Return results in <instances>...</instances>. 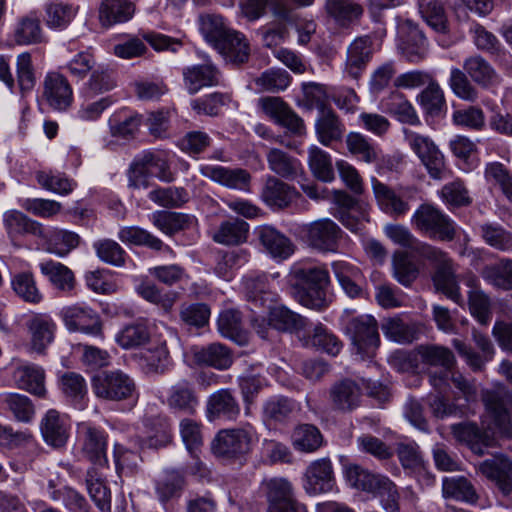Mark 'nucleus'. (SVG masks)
Returning a JSON list of instances; mask_svg holds the SVG:
<instances>
[{
    "label": "nucleus",
    "instance_id": "nucleus-1",
    "mask_svg": "<svg viewBox=\"0 0 512 512\" xmlns=\"http://www.w3.org/2000/svg\"><path fill=\"white\" fill-rule=\"evenodd\" d=\"M295 299L303 306L321 311L329 305L326 288L328 271L317 266L296 265L289 274Z\"/></svg>",
    "mask_w": 512,
    "mask_h": 512
},
{
    "label": "nucleus",
    "instance_id": "nucleus-2",
    "mask_svg": "<svg viewBox=\"0 0 512 512\" xmlns=\"http://www.w3.org/2000/svg\"><path fill=\"white\" fill-rule=\"evenodd\" d=\"M410 222L416 231L431 239L449 242L456 235L454 221L431 204H421L411 216Z\"/></svg>",
    "mask_w": 512,
    "mask_h": 512
},
{
    "label": "nucleus",
    "instance_id": "nucleus-3",
    "mask_svg": "<svg viewBox=\"0 0 512 512\" xmlns=\"http://www.w3.org/2000/svg\"><path fill=\"white\" fill-rule=\"evenodd\" d=\"M482 401L490 423L486 429L503 437L512 438V427L509 419V409L512 407V394L502 384L482 392Z\"/></svg>",
    "mask_w": 512,
    "mask_h": 512
},
{
    "label": "nucleus",
    "instance_id": "nucleus-4",
    "mask_svg": "<svg viewBox=\"0 0 512 512\" xmlns=\"http://www.w3.org/2000/svg\"><path fill=\"white\" fill-rule=\"evenodd\" d=\"M403 133L405 141L417 155L429 176L435 180L445 179L448 174L445 157L435 142L429 136L410 129H404Z\"/></svg>",
    "mask_w": 512,
    "mask_h": 512
},
{
    "label": "nucleus",
    "instance_id": "nucleus-5",
    "mask_svg": "<svg viewBox=\"0 0 512 512\" xmlns=\"http://www.w3.org/2000/svg\"><path fill=\"white\" fill-rule=\"evenodd\" d=\"M357 353L364 358H372L380 345L377 321L370 315L351 318L345 327Z\"/></svg>",
    "mask_w": 512,
    "mask_h": 512
},
{
    "label": "nucleus",
    "instance_id": "nucleus-6",
    "mask_svg": "<svg viewBox=\"0 0 512 512\" xmlns=\"http://www.w3.org/2000/svg\"><path fill=\"white\" fill-rule=\"evenodd\" d=\"M59 316L70 332H81L103 338V323L99 313L84 303H76L61 309Z\"/></svg>",
    "mask_w": 512,
    "mask_h": 512
},
{
    "label": "nucleus",
    "instance_id": "nucleus-7",
    "mask_svg": "<svg viewBox=\"0 0 512 512\" xmlns=\"http://www.w3.org/2000/svg\"><path fill=\"white\" fill-rule=\"evenodd\" d=\"M268 309V322L265 318L255 316L252 318V325L257 334L266 339L268 337V327H272L281 332H299L306 327V319L301 315L291 311L285 306L266 307Z\"/></svg>",
    "mask_w": 512,
    "mask_h": 512
},
{
    "label": "nucleus",
    "instance_id": "nucleus-8",
    "mask_svg": "<svg viewBox=\"0 0 512 512\" xmlns=\"http://www.w3.org/2000/svg\"><path fill=\"white\" fill-rule=\"evenodd\" d=\"M306 243L321 252H335L341 238L340 227L331 219L321 218L302 228Z\"/></svg>",
    "mask_w": 512,
    "mask_h": 512
},
{
    "label": "nucleus",
    "instance_id": "nucleus-9",
    "mask_svg": "<svg viewBox=\"0 0 512 512\" xmlns=\"http://www.w3.org/2000/svg\"><path fill=\"white\" fill-rule=\"evenodd\" d=\"M307 97H311V102L321 107V116L316 122V132L319 141L328 146L331 142L341 139L343 134V125L331 109L324 108L325 93L320 85H313L306 91Z\"/></svg>",
    "mask_w": 512,
    "mask_h": 512
},
{
    "label": "nucleus",
    "instance_id": "nucleus-10",
    "mask_svg": "<svg viewBox=\"0 0 512 512\" xmlns=\"http://www.w3.org/2000/svg\"><path fill=\"white\" fill-rule=\"evenodd\" d=\"M253 431L251 428L220 430L211 443L212 452L218 457L233 458L251 449Z\"/></svg>",
    "mask_w": 512,
    "mask_h": 512
},
{
    "label": "nucleus",
    "instance_id": "nucleus-11",
    "mask_svg": "<svg viewBox=\"0 0 512 512\" xmlns=\"http://www.w3.org/2000/svg\"><path fill=\"white\" fill-rule=\"evenodd\" d=\"M41 98L49 108L63 112L73 103V88L63 74L50 71L43 79Z\"/></svg>",
    "mask_w": 512,
    "mask_h": 512
},
{
    "label": "nucleus",
    "instance_id": "nucleus-12",
    "mask_svg": "<svg viewBox=\"0 0 512 512\" xmlns=\"http://www.w3.org/2000/svg\"><path fill=\"white\" fill-rule=\"evenodd\" d=\"M268 512H305V507L294 497L291 483L284 478L270 479L266 483Z\"/></svg>",
    "mask_w": 512,
    "mask_h": 512
},
{
    "label": "nucleus",
    "instance_id": "nucleus-13",
    "mask_svg": "<svg viewBox=\"0 0 512 512\" xmlns=\"http://www.w3.org/2000/svg\"><path fill=\"white\" fill-rule=\"evenodd\" d=\"M258 106L275 123L287 128L292 133L299 135L303 133L302 119L280 97H262L258 100Z\"/></svg>",
    "mask_w": 512,
    "mask_h": 512
},
{
    "label": "nucleus",
    "instance_id": "nucleus-14",
    "mask_svg": "<svg viewBox=\"0 0 512 512\" xmlns=\"http://www.w3.org/2000/svg\"><path fill=\"white\" fill-rule=\"evenodd\" d=\"M92 387L97 397L120 401L128 394V376L120 371H102L92 378Z\"/></svg>",
    "mask_w": 512,
    "mask_h": 512
},
{
    "label": "nucleus",
    "instance_id": "nucleus-15",
    "mask_svg": "<svg viewBox=\"0 0 512 512\" xmlns=\"http://www.w3.org/2000/svg\"><path fill=\"white\" fill-rule=\"evenodd\" d=\"M334 485V473L329 459H317L307 467L303 477V488L308 494L330 492Z\"/></svg>",
    "mask_w": 512,
    "mask_h": 512
},
{
    "label": "nucleus",
    "instance_id": "nucleus-16",
    "mask_svg": "<svg viewBox=\"0 0 512 512\" xmlns=\"http://www.w3.org/2000/svg\"><path fill=\"white\" fill-rule=\"evenodd\" d=\"M478 470L493 482L500 492L508 496L512 493V460L505 455H496L486 459L478 466Z\"/></svg>",
    "mask_w": 512,
    "mask_h": 512
},
{
    "label": "nucleus",
    "instance_id": "nucleus-17",
    "mask_svg": "<svg viewBox=\"0 0 512 512\" xmlns=\"http://www.w3.org/2000/svg\"><path fill=\"white\" fill-rule=\"evenodd\" d=\"M78 437L82 453L95 465L103 466L107 463V440L103 431L82 423L78 426Z\"/></svg>",
    "mask_w": 512,
    "mask_h": 512
},
{
    "label": "nucleus",
    "instance_id": "nucleus-18",
    "mask_svg": "<svg viewBox=\"0 0 512 512\" xmlns=\"http://www.w3.org/2000/svg\"><path fill=\"white\" fill-rule=\"evenodd\" d=\"M243 287L247 301L250 303V310L257 314L259 310H266L276 302L277 295L271 290L268 278L264 274L248 275L243 279Z\"/></svg>",
    "mask_w": 512,
    "mask_h": 512
},
{
    "label": "nucleus",
    "instance_id": "nucleus-19",
    "mask_svg": "<svg viewBox=\"0 0 512 512\" xmlns=\"http://www.w3.org/2000/svg\"><path fill=\"white\" fill-rule=\"evenodd\" d=\"M41 434L48 445L62 447L69 437L70 424L68 417L55 409L48 410L40 422Z\"/></svg>",
    "mask_w": 512,
    "mask_h": 512
},
{
    "label": "nucleus",
    "instance_id": "nucleus-20",
    "mask_svg": "<svg viewBox=\"0 0 512 512\" xmlns=\"http://www.w3.org/2000/svg\"><path fill=\"white\" fill-rule=\"evenodd\" d=\"M168 350L165 344H150L149 347L130 351L132 358L146 374L163 373L168 365Z\"/></svg>",
    "mask_w": 512,
    "mask_h": 512
},
{
    "label": "nucleus",
    "instance_id": "nucleus-21",
    "mask_svg": "<svg viewBox=\"0 0 512 512\" xmlns=\"http://www.w3.org/2000/svg\"><path fill=\"white\" fill-rule=\"evenodd\" d=\"M26 325L32 350L40 354L44 353L55 338L56 323L48 314L37 313L27 321Z\"/></svg>",
    "mask_w": 512,
    "mask_h": 512
},
{
    "label": "nucleus",
    "instance_id": "nucleus-22",
    "mask_svg": "<svg viewBox=\"0 0 512 512\" xmlns=\"http://www.w3.org/2000/svg\"><path fill=\"white\" fill-rule=\"evenodd\" d=\"M299 193L295 187L274 176H268L261 191V199L272 208L283 209L288 207Z\"/></svg>",
    "mask_w": 512,
    "mask_h": 512
},
{
    "label": "nucleus",
    "instance_id": "nucleus-23",
    "mask_svg": "<svg viewBox=\"0 0 512 512\" xmlns=\"http://www.w3.org/2000/svg\"><path fill=\"white\" fill-rule=\"evenodd\" d=\"M240 414V406L228 389H220L211 394L206 404V417L212 422L217 419L235 420Z\"/></svg>",
    "mask_w": 512,
    "mask_h": 512
},
{
    "label": "nucleus",
    "instance_id": "nucleus-24",
    "mask_svg": "<svg viewBox=\"0 0 512 512\" xmlns=\"http://www.w3.org/2000/svg\"><path fill=\"white\" fill-rule=\"evenodd\" d=\"M201 172L204 176L228 188L243 191L250 189L251 175L247 170L206 165L201 168Z\"/></svg>",
    "mask_w": 512,
    "mask_h": 512
},
{
    "label": "nucleus",
    "instance_id": "nucleus-25",
    "mask_svg": "<svg viewBox=\"0 0 512 512\" xmlns=\"http://www.w3.org/2000/svg\"><path fill=\"white\" fill-rule=\"evenodd\" d=\"M3 223L8 236L12 240L25 234H30L37 238L46 236V229L43 224L17 210L5 212Z\"/></svg>",
    "mask_w": 512,
    "mask_h": 512
},
{
    "label": "nucleus",
    "instance_id": "nucleus-26",
    "mask_svg": "<svg viewBox=\"0 0 512 512\" xmlns=\"http://www.w3.org/2000/svg\"><path fill=\"white\" fill-rule=\"evenodd\" d=\"M302 345L308 348H316L327 354L336 356L342 349V343L326 326L316 324L311 330L303 332L299 336Z\"/></svg>",
    "mask_w": 512,
    "mask_h": 512
},
{
    "label": "nucleus",
    "instance_id": "nucleus-27",
    "mask_svg": "<svg viewBox=\"0 0 512 512\" xmlns=\"http://www.w3.org/2000/svg\"><path fill=\"white\" fill-rule=\"evenodd\" d=\"M258 239L265 250L276 259L284 260L294 252L289 238L269 225H263L256 231Z\"/></svg>",
    "mask_w": 512,
    "mask_h": 512
},
{
    "label": "nucleus",
    "instance_id": "nucleus-28",
    "mask_svg": "<svg viewBox=\"0 0 512 512\" xmlns=\"http://www.w3.org/2000/svg\"><path fill=\"white\" fill-rule=\"evenodd\" d=\"M13 377L19 389L40 398L46 396L45 371L42 367L35 364L20 365L15 369Z\"/></svg>",
    "mask_w": 512,
    "mask_h": 512
},
{
    "label": "nucleus",
    "instance_id": "nucleus-29",
    "mask_svg": "<svg viewBox=\"0 0 512 512\" xmlns=\"http://www.w3.org/2000/svg\"><path fill=\"white\" fill-rule=\"evenodd\" d=\"M79 7L64 0H48L44 6V22L47 27L63 30L72 22Z\"/></svg>",
    "mask_w": 512,
    "mask_h": 512
},
{
    "label": "nucleus",
    "instance_id": "nucleus-30",
    "mask_svg": "<svg viewBox=\"0 0 512 512\" xmlns=\"http://www.w3.org/2000/svg\"><path fill=\"white\" fill-rule=\"evenodd\" d=\"M146 435H137L142 448H158L167 445L172 439V427L165 416H156L148 419L145 424Z\"/></svg>",
    "mask_w": 512,
    "mask_h": 512
},
{
    "label": "nucleus",
    "instance_id": "nucleus-31",
    "mask_svg": "<svg viewBox=\"0 0 512 512\" xmlns=\"http://www.w3.org/2000/svg\"><path fill=\"white\" fill-rule=\"evenodd\" d=\"M371 182L375 199L385 213L400 217L410 210L409 203L389 186L380 182L377 178H372Z\"/></svg>",
    "mask_w": 512,
    "mask_h": 512
},
{
    "label": "nucleus",
    "instance_id": "nucleus-32",
    "mask_svg": "<svg viewBox=\"0 0 512 512\" xmlns=\"http://www.w3.org/2000/svg\"><path fill=\"white\" fill-rule=\"evenodd\" d=\"M191 352L197 364L219 370L228 369L233 363L231 351L221 343H212L204 347L195 346Z\"/></svg>",
    "mask_w": 512,
    "mask_h": 512
},
{
    "label": "nucleus",
    "instance_id": "nucleus-33",
    "mask_svg": "<svg viewBox=\"0 0 512 512\" xmlns=\"http://www.w3.org/2000/svg\"><path fill=\"white\" fill-rule=\"evenodd\" d=\"M330 400L333 407L343 412H349L360 404L361 389L352 380H341L330 389Z\"/></svg>",
    "mask_w": 512,
    "mask_h": 512
},
{
    "label": "nucleus",
    "instance_id": "nucleus-34",
    "mask_svg": "<svg viewBox=\"0 0 512 512\" xmlns=\"http://www.w3.org/2000/svg\"><path fill=\"white\" fill-rule=\"evenodd\" d=\"M167 405L173 412L195 415L199 399L190 384L183 381L171 387Z\"/></svg>",
    "mask_w": 512,
    "mask_h": 512
},
{
    "label": "nucleus",
    "instance_id": "nucleus-35",
    "mask_svg": "<svg viewBox=\"0 0 512 512\" xmlns=\"http://www.w3.org/2000/svg\"><path fill=\"white\" fill-rule=\"evenodd\" d=\"M154 169L157 177L164 182H171L174 180V175L165 159L156 158L151 153L144 154L141 158H135L131 168L134 175L139 174L143 177L141 180H134L133 185H145V176Z\"/></svg>",
    "mask_w": 512,
    "mask_h": 512
},
{
    "label": "nucleus",
    "instance_id": "nucleus-36",
    "mask_svg": "<svg viewBox=\"0 0 512 512\" xmlns=\"http://www.w3.org/2000/svg\"><path fill=\"white\" fill-rule=\"evenodd\" d=\"M40 272L48 278L49 282L59 291L71 293L76 286L74 272L54 260H47L39 264Z\"/></svg>",
    "mask_w": 512,
    "mask_h": 512
},
{
    "label": "nucleus",
    "instance_id": "nucleus-37",
    "mask_svg": "<svg viewBox=\"0 0 512 512\" xmlns=\"http://www.w3.org/2000/svg\"><path fill=\"white\" fill-rule=\"evenodd\" d=\"M248 232V223L240 219H232L221 222L220 225L211 232V238L218 244L233 246L246 242Z\"/></svg>",
    "mask_w": 512,
    "mask_h": 512
},
{
    "label": "nucleus",
    "instance_id": "nucleus-38",
    "mask_svg": "<svg viewBox=\"0 0 512 512\" xmlns=\"http://www.w3.org/2000/svg\"><path fill=\"white\" fill-rule=\"evenodd\" d=\"M38 239L43 241L46 251L59 257L68 255L80 243V237L77 233L58 228L51 231L46 230V236L38 237Z\"/></svg>",
    "mask_w": 512,
    "mask_h": 512
},
{
    "label": "nucleus",
    "instance_id": "nucleus-39",
    "mask_svg": "<svg viewBox=\"0 0 512 512\" xmlns=\"http://www.w3.org/2000/svg\"><path fill=\"white\" fill-rule=\"evenodd\" d=\"M184 85L190 94L218 83V71L211 64L193 65L183 70Z\"/></svg>",
    "mask_w": 512,
    "mask_h": 512
},
{
    "label": "nucleus",
    "instance_id": "nucleus-40",
    "mask_svg": "<svg viewBox=\"0 0 512 512\" xmlns=\"http://www.w3.org/2000/svg\"><path fill=\"white\" fill-rule=\"evenodd\" d=\"M449 382L457 389V394L467 401L476 398L477 391L474 383L464 377L460 372L445 371L439 375L436 373L430 375L431 385L440 391L449 386Z\"/></svg>",
    "mask_w": 512,
    "mask_h": 512
},
{
    "label": "nucleus",
    "instance_id": "nucleus-41",
    "mask_svg": "<svg viewBox=\"0 0 512 512\" xmlns=\"http://www.w3.org/2000/svg\"><path fill=\"white\" fill-rule=\"evenodd\" d=\"M372 55L371 43L367 38L354 40L347 50L345 71L352 78H357L365 69Z\"/></svg>",
    "mask_w": 512,
    "mask_h": 512
},
{
    "label": "nucleus",
    "instance_id": "nucleus-42",
    "mask_svg": "<svg viewBox=\"0 0 512 512\" xmlns=\"http://www.w3.org/2000/svg\"><path fill=\"white\" fill-rule=\"evenodd\" d=\"M153 224L164 234L172 236L180 231L192 227L196 219L194 216L171 212V211H156L152 215Z\"/></svg>",
    "mask_w": 512,
    "mask_h": 512
},
{
    "label": "nucleus",
    "instance_id": "nucleus-43",
    "mask_svg": "<svg viewBox=\"0 0 512 512\" xmlns=\"http://www.w3.org/2000/svg\"><path fill=\"white\" fill-rule=\"evenodd\" d=\"M463 67L471 79L482 87L488 88L499 82V76L494 68L481 56L467 58Z\"/></svg>",
    "mask_w": 512,
    "mask_h": 512
},
{
    "label": "nucleus",
    "instance_id": "nucleus-44",
    "mask_svg": "<svg viewBox=\"0 0 512 512\" xmlns=\"http://www.w3.org/2000/svg\"><path fill=\"white\" fill-rule=\"evenodd\" d=\"M384 109L394 115L400 122L410 125L420 124V119L406 97L399 92H392L387 98L382 100Z\"/></svg>",
    "mask_w": 512,
    "mask_h": 512
},
{
    "label": "nucleus",
    "instance_id": "nucleus-45",
    "mask_svg": "<svg viewBox=\"0 0 512 512\" xmlns=\"http://www.w3.org/2000/svg\"><path fill=\"white\" fill-rule=\"evenodd\" d=\"M295 450L312 453L323 445V436L320 430L312 424L298 425L291 435Z\"/></svg>",
    "mask_w": 512,
    "mask_h": 512
},
{
    "label": "nucleus",
    "instance_id": "nucleus-46",
    "mask_svg": "<svg viewBox=\"0 0 512 512\" xmlns=\"http://www.w3.org/2000/svg\"><path fill=\"white\" fill-rule=\"evenodd\" d=\"M86 485L88 493L95 505L102 512H110L111 493L105 484L103 475L96 468L93 467L87 471Z\"/></svg>",
    "mask_w": 512,
    "mask_h": 512
},
{
    "label": "nucleus",
    "instance_id": "nucleus-47",
    "mask_svg": "<svg viewBox=\"0 0 512 512\" xmlns=\"http://www.w3.org/2000/svg\"><path fill=\"white\" fill-rule=\"evenodd\" d=\"M224 49H216L227 62L241 64L248 60L250 48L245 37L231 30L223 39Z\"/></svg>",
    "mask_w": 512,
    "mask_h": 512
},
{
    "label": "nucleus",
    "instance_id": "nucleus-48",
    "mask_svg": "<svg viewBox=\"0 0 512 512\" xmlns=\"http://www.w3.org/2000/svg\"><path fill=\"white\" fill-rule=\"evenodd\" d=\"M199 27L204 38L215 48L224 49L223 39L231 31L219 15L204 14L199 16Z\"/></svg>",
    "mask_w": 512,
    "mask_h": 512
},
{
    "label": "nucleus",
    "instance_id": "nucleus-49",
    "mask_svg": "<svg viewBox=\"0 0 512 512\" xmlns=\"http://www.w3.org/2000/svg\"><path fill=\"white\" fill-rule=\"evenodd\" d=\"M477 279L472 276L467 284L472 287L468 293L469 309L473 317L482 324L487 325L492 318L491 302L487 294L483 290L477 288Z\"/></svg>",
    "mask_w": 512,
    "mask_h": 512
},
{
    "label": "nucleus",
    "instance_id": "nucleus-50",
    "mask_svg": "<svg viewBox=\"0 0 512 512\" xmlns=\"http://www.w3.org/2000/svg\"><path fill=\"white\" fill-rule=\"evenodd\" d=\"M433 281L437 290L441 291L449 299L459 305L463 303V297L456 282L455 270L452 262H446L444 265L437 267Z\"/></svg>",
    "mask_w": 512,
    "mask_h": 512
},
{
    "label": "nucleus",
    "instance_id": "nucleus-51",
    "mask_svg": "<svg viewBox=\"0 0 512 512\" xmlns=\"http://www.w3.org/2000/svg\"><path fill=\"white\" fill-rule=\"evenodd\" d=\"M11 287L15 294L27 303L39 304L43 299V295L31 271H22L13 275Z\"/></svg>",
    "mask_w": 512,
    "mask_h": 512
},
{
    "label": "nucleus",
    "instance_id": "nucleus-52",
    "mask_svg": "<svg viewBox=\"0 0 512 512\" xmlns=\"http://www.w3.org/2000/svg\"><path fill=\"white\" fill-rule=\"evenodd\" d=\"M269 169L282 178H295L302 170L301 163L284 151L273 148L267 154Z\"/></svg>",
    "mask_w": 512,
    "mask_h": 512
},
{
    "label": "nucleus",
    "instance_id": "nucleus-53",
    "mask_svg": "<svg viewBox=\"0 0 512 512\" xmlns=\"http://www.w3.org/2000/svg\"><path fill=\"white\" fill-rule=\"evenodd\" d=\"M381 329L386 338L397 343H411L416 339L415 326L405 322L400 316L384 319Z\"/></svg>",
    "mask_w": 512,
    "mask_h": 512
},
{
    "label": "nucleus",
    "instance_id": "nucleus-54",
    "mask_svg": "<svg viewBox=\"0 0 512 512\" xmlns=\"http://www.w3.org/2000/svg\"><path fill=\"white\" fill-rule=\"evenodd\" d=\"M399 49L407 61L418 63L427 55L426 38L417 28H411L407 36L401 39Z\"/></svg>",
    "mask_w": 512,
    "mask_h": 512
},
{
    "label": "nucleus",
    "instance_id": "nucleus-55",
    "mask_svg": "<svg viewBox=\"0 0 512 512\" xmlns=\"http://www.w3.org/2000/svg\"><path fill=\"white\" fill-rule=\"evenodd\" d=\"M14 40L18 45L39 44L44 41V33L36 15L20 19L14 31Z\"/></svg>",
    "mask_w": 512,
    "mask_h": 512
},
{
    "label": "nucleus",
    "instance_id": "nucleus-56",
    "mask_svg": "<svg viewBox=\"0 0 512 512\" xmlns=\"http://www.w3.org/2000/svg\"><path fill=\"white\" fill-rule=\"evenodd\" d=\"M482 278L494 287L504 290L512 289V260L501 259L488 265L481 272Z\"/></svg>",
    "mask_w": 512,
    "mask_h": 512
},
{
    "label": "nucleus",
    "instance_id": "nucleus-57",
    "mask_svg": "<svg viewBox=\"0 0 512 512\" xmlns=\"http://www.w3.org/2000/svg\"><path fill=\"white\" fill-rule=\"evenodd\" d=\"M35 178L43 189L63 196L70 194L77 185L74 180L68 178L64 173L51 170L37 171Z\"/></svg>",
    "mask_w": 512,
    "mask_h": 512
},
{
    "label": "nucleus",
    "instance_id": "nucleus-58",
    "mask_svg": "<svg viewBox=\"0 0 512 512\" xmlns=\"http://www.w3.org/2000/svg\"><path fill=\"white\" fill-rule=\"evenodd\" d=\"M451 432L454 438L466 443L470 446L471 450L478 454H484V448L488 446L486 443L487 437L484 436L477 426L473 423H459L451 426Z\"/></svg>",
    "mask_w": 512,
    "mask_h": 512
},
{
    "label": "nucleus",
    "instance_id": "nucleus-59",
    "mask_svg": "<svg viewBox=\"0 0 512 512\" xmlns=\"http://www.w3.org/2000/svg\"><path fill=\"white\" fill-rule=\"evenodd\" d=\"M443 496L468 503H475L477 494L472 484L464 477H445L442 484Z\"/></svg>",
    "mask_w": 512,
    "mask_h": 512
},
{
    "label": "nucleus",
    "instance_id": "nucleus-60",
    "mask_svg": "<svg viewBox=\"0 0 512 512\" xmlns=\"http://www.w3.org/2000/svg\"><path fill=\"white\" fill-rule=\"evenodd\" d=\"M203 425L200 421L192 418H183L179 422V433L187 450L196 458L197 452L203 445Z\"/></svg>",
    "mask_w": 512,
    "mask_h": 512
},
{
    "label": "nucleus",
    "instance_id": "nucleus-61",
    "mask_svg": "<svg viewBox=\"0 0 512 512\" xmlns=\"http://www.w3.org/2000/svg\"><path fill=\"white\" fill-rule=\"evenodd\" d=\"M325 10L341 25L356 20L363 12L362 7L353 0H327Z\"/></svg>",
    "mask_w": 512,
    "mask_h": 512
},
{
    "label": "nucleus",
    "instance_id": "nucleus-62",
    "mask_svg": "<svg viewBox=\"0 0 512 512\" xmlns=\"http://www.w3.org/2000/svg\"><path fill=\"white\" fill-rule=\"evenodd\" d=\"M2 403L19 422L29 423L35 417V407L30 398L25 395L18 393L5 394L2 397Z\"/></svg>",
    "mask_w": 512,
    "mask_h": 512
},
{
    "label": "nucleus",
    "instance_id": "nucleus-63",
    "mask_svg": "<svg viewBox=\"0 0 512 512\" xmlns=\"http://www.w3.org/2000/svg\"><path fill=\"white\" fill-rule=\"evenodd\" d=\"M135 290L143 299L160 306L165 311H169L177 299V293L172 291L164 292L150 281H142L136 286Z\"/></svg>",
    "mask_w": 512,
    "mask_h": 512
},
{
    "label": "nucleus",
    "instance_id": "nucleus-64",
    "mask_svg": "<svg viewBox=\"0 0 512 512\" xmlns=\"http://www.w3.org/2000/svg\"><path fill=\"white\" fill-rule=\"evenodd\" d=\"M346 145L352 155L366 163H372L378 158L376 146L359 132H350L346 136Z\"/></svg>",
    "mask_w": 512,
    "mask_h": 512
}]
</instances>
